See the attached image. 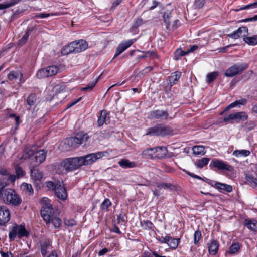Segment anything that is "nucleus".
I'll list each match as a JSON object with an SVG mask.
<instances>
[{
    "mask_svg": "<svg viewBox=\"0 0 257 257\" xmlns=\"http://www.w3.org/2000/svg\"><path fill=\"white\" fill-rule=\"evenodd\" d=\"M180 242V238H175L168 236L167 244L171 250H175Z\"/></svg>",
    "mask_w": 257,
    "mask_h": 257,
    "instance_id": "b1692460",
    "label": "nucleus"
},
{
    "mask_svg": "<svg viewBox=\"0 0 257 257\" xmlns=\"http://www.w3.org/2000/svg\"><path fill=\"white\" fill-rule=\"evenodd\" d=\"M15 170H16V175L18 178L22 177L24 175V172L21 167H20L19 166H17L16 167Z\"/></svg>",
    "mask_w": 257,
    "mask_h": 257,
    "instance_id": "13d9d810",
    "label": "nucleus"
},
{
    "mask_svg": "<svg viewBox=\"0 0 257 257\" xmlns=\"http://www.w3.org/2000/svg\"><path fill=\"white\" fill-rule=\"evenodd\" d=\"M50 15L49 13H42L37 14L35 16V17L36 18H47V17L50 16Z\"/></svg>",
    "mask_w": 257,
    "mask_h": 257,
    "instance_id": "e2e57ef3",
    "label": "nucleus"
},
{
    "mask_svg": "<svg viewBox=\"0 0 257 257\" xmlns=\"http://www.w3.org/2000/svg\"><path fill=\"white\" fill-rule=\"evenodd\" d=\"M253 21H257V15H254L252 17H250L248 18H246L244 19H242L240 21L241 22H253Z\"/></svg>",
    "mask_w": 257,
    "mask_h": 257,
    "instance_id": "bf43d9fd",
    "label": "nucleus"
},
{
    "mask_svg": "<svg viewBox=\"0 0 257 257\" xmlns=\"http://www.w3.org/2000/svg\"><path fill=\"white\" fill-rule=\"evenodd\" d=\"M10 218L9 210L6 206L0 207V225H5Z\"/></svg>",
    "mask_w": 257,
    "mask_h": 257,
    "instance_id": "f3484780",
    "label": "nucleus"
},
{
    "mask_svg": "<svg viewBox=\"0 0 257 257\" xmlns=\"http://www.w3.org/2000/svg\"><path fill=\"white\" fill-rule=\"evenodd\" d=\"M17 235H18V232L15 225L12 228V230L9 232V237L10 239L11 240H14L16 238Z\"/></svg>",
    "mask_w": 257,
    "mask_h": 257,
    "instance_id": "a18cd8bd",
    "label": "nucleus"
},
{
    "mask_svg": "<svg viewBox=\"0 0 257 257\" xmlns=\"http://www.w3.org/2000/svg\"><path fill=\"white\" fill-rule=\"evenodd\" d=\"M82 166L80 157L67 158L60 163V166L66 172L76 170Z\"/></svg>",
    "mask_w": 257,
    "mask_h": 257,
    "instance_id": "7ed1b4c3",
    "label": "nucleus"
},
{
    "mask_svg": "<svg viewBox=\"0 0 257 257\" xmlns=\"http://www.w3.org/2000/svg\"><path fill=\"white\" fill-rule=\"evenodd\" d=\"M248 65L245 63H237L228 68L224 73L227 77H232L247 69Z\"/></svg>",
    "mask_w": 257,
    "mask_h": 257,
    "instance_id": "39448f33",
    "label": "nucleus"
},
{
    "mask_svg": "<svg viewBox=\"0 0 257 257\" xmlns=\"http://www.w3.org/2000/svg\"><path fill=\"white\" fill-rule=\"evenodd\" d=\"M50 200L47 197H43L41 199L40 201V203L42 204V207L47 206L49 205H52L50 203Z\"/></svg>",
    "mask_w": 257,
    "mask_h": 257,
    "instance_id": "5fc2aeb1",
    "label": "nucleus"
},
{
    "mask_svg": "<svg viewBox=\"0 0 257 257\" xmlns=\"http://www.w3.org/2000/svg\"><path fill=\"white\" fill-rule=\"evenodd\" d=\"M156 187L161 191L163 189H170L171 190H173L174 188V186L173 185L168 183H158L156 185Z\"/></svg>",
    "mask_w": 257,
    "mask_h": 257,
    "instance_id": "58836bf2",
    "label": "nucleus"
},
{
    "mask_svg": "<svg viewBox=\"0 0 257 257\" xmlns=\"http://www.w3.org/2000/svg\"><path fill=\"white\" fill-rule=\"evenodd\" d=\"M143 24V21L142 19H138L136 20L135 24H134V27H138L142 25Z\"/></svg>",
    "mask_w": 257,
    "mask_h": 257,
    "instance_id": "69168bd1",
    "label": "nucleus"
},
{
    "mask_svg": "<svg viewBox=\"0 0 257 257\" xmlns=\"http://www.w3.org/2000/svg\"><path fill=\"white\" fill-rule=\"evenodd\" d=\"M219 73L217 71H213L209 73L206 75V82L210 84L214 81L218 76Z\"/></svg>",
    "mask_w": 257,
    "mask_h": 257,
    "instance_id": "e433bc0d",
    "label": "nucleus"
},
{
    "mask_svg": "<svg viewBox=\"0 0 257 257\" xmlns=\"http://www.w3.org/2000/svg\"><path fill=\"white\" fill-rule=\"evenodd\" d=\"M243 224L250 231L257 232V220L254 219H245Z\"/></svg>",
    "mask_w": 257,
    "mask_h": 257,
    "instance_id": "5701e85b",
    "label": "nucleus"
},
{
    "mask_svg": "<svg viewBox=\"0 0 257 257\" xmlns=\"http://www.w3.org/2000/svg\"><path fill=\"white\" fill-rule=\"evenodd\" d=\"M140 226L144 230L154 231L155 226L153 223L148 220H143L140 221Z\"/></svg>",
    "mask_w": 257,
    "mask_h": 257,
    "instance_id": "bb28decb",
    "label": "nucleus"
},
{
    "mask_svg": "<svg viewBox=\"0 0 257 257\" xmlns=\"http://www.w3.org/2000/svg\"><path fill=\"white\" fill-rule=\"evenodd\" d=\"M238 106V102L237 101H235L232 103H231V104H230L229 105H228L224 109V111H228V110H229L231 108H234L235 107H236Z\"/></svg>",
    "mask_w": 257,
    "mask_h": 257,
    "instance_id": "052dcab7",
    "label": "nucleus"
},
{
    "mask_svg": "<svg viewBox=\"0 0 257 257\" xmlns=\"http://www.w3.org/2000/svg\"><path fill=\"white\" fill-rule=\"evenodd\" d=\"M153 194L154 196L156 197H159L160 195H161L163 192H161L158 188L155 189L154 190H152Z\"/></svg>",
    "mask_w": 257,
    "mask_h": 257,
    "instance_id": "0e129e2a",
    "label": "nucleus"
},
{
    "mask_svg": "<svg viewBox=\"0 0 257 257\" xmlns=\"http://www.w3.org/2000/svg\"><path fill=\"white\" fill-rule=\"evenodd\" d=\"M22 77V74L18 71H10L8 75V78L9 80H15L17 79L20 80Z\"/></svg>",
    "mask_w": 257,
    "mask_h": 257,
    "instance_id": "473e14b6",
    "label": "nucleus"
},
{
    "mask_svg": "<svg viewBox=\"0 0 257 257\" xmlns=\"http://www.w3.org/2000/svg\"><path fill=\"white\" fill-rule=\"evenodd\" d=\"M34 152L35 151L32 148H26L25 151V157H31L34 154Z\"/></svg>",
    "mask_w": 257,
    "mask_h": 257,
    "instance_id": "3c124183",
    "label": "nucleus"
},
{
    "mask_svg": "<svg viewBox=\"0 0 257 257\" xmlns=\"http://www.w3.org/2000/svg\"><path fill=\"white\" fill-rule=\"evenodd\" d=\"M245 178L247 181L246 184H248L251 186L257 187V178L255 177L253 175L249 173H245Z\"/></svg>",
    "mask_w": 257,
    "mask_h": 257,
    "instance_id": "cd10ccee",
    "label": "nucleus"
},
{
    "mask_svg": "<svg viewBox=\"0 0 257 257\" xmlns=\"http://www.w3.org/2000/svg\"><path fill=\"white\" fill-rule=\"evenodd\" d=\"M31 176L34 181H39L43 177V173L35 167L31 169Z\"/></svg>",
    "mask_w": 257,
    "mask_h": 257,
    "instance_id": "4be33fe9",
    "label": "nucleus"
},
{
    "mask_svg": "<svg viewBox=\"0 0 257 257\" xmlns=\"http://www.w3.org/2000/svg\"><path fill=\"white\" fill-rule=\"evenodd\" d=\"M172 17L171 12L170 11H167L164 13L163 19L164 23L166 25V28L168 29L170 26V19Z\"/></svg>",
    "mask_w": 257,
    "mask_h": 257,
    "instance_id": "4c0bfd02",
    "label": "nucleus"
},
{
    "mask_svg": "<svg viewBox=\"0 0 257 257\" xmlns=\"http://www.w3.org/2000/svg\"><path fill=\"white\" fill-rule=\"evenodd\" d=\"M248 118V115L245 112H238L224 116L223 121L226 122L233 123L244 121Z\"/></svg>",
    "mask_w": 257,
    "mask_h": 257,
    "instance_id": "1a4fd4ad",
    "label": "nucleus"
},
{
    "mask_svg": "<svg viewBox=\"0 0 257 257\" xmlns=\"http://www.w3.org/2000/svg\"><path fill=\"white\" fill-rule=\"evenodd\" d=\"M88 139V136L86 133L81 132L78 134L76 136L71 137L67 139L66 141L72 148H75L78 146L86 142Z\"/></svg>",
    "mask_w": 257,
    "mask_h": 257,
    "instance_id": "9d476101",
    "label": "nucleus"
},
{
    "mask_svg": "<svg viewBox=\"0 0 257 257\" xmlns=\"http://www.w3.org/2000/svg\"><path fill=\"white\" fill-rule=\"evenodd\" d=\"M207 246L209 253L211 255H215L219 250V243L218 241L213 239L207 244Z\"/></svg>",
    "mask_w": 257,
    "mask_h": 257,
    "instance_id": "6ab92c4d",
    "label": "nucleus"
},
{
    "mask_svg": "<svg viewBox=\"0 0 257 257\" xmlns=\"http://www.w3.org/2000/svg\"><path fill=\"white\" fill-rule=\"evenodd\" d=\"M118 164L123 168H134L136 166V164L134 162H131L127 159H122L118 162Z\"/></svg>",
    "mask_w": 257,
    "mask_h": 257,
    "instance_id": "c756f323",
    "label": "nucleus"
},
{
    "mask_svg": "<svg viewBox=\"0 0 257 257\" xmlns=\"http://www.w3.org/2000/svg\"><path fill=\"white\" fill-rule=\"evenodd\" d=\"M9 117L14 118L15 121V125L16 128H18V127L19 126V125L21 122L20 120V117L15 114H10Z\"/></svg>",
    "mask_w": 257,
    "mask_h": 257,
    "instance_id": "603ef678",
    "label": "nucleus"
},
{
    "mask_svg": "<svg viewBox=\"0 0 257 257\" xmlns=\"http://www.w3.org/2000/svg\"><path fill=\"white\" fill-rule=\"evenodd\" d=\"M64 224L67 226L72 227L76 225V221L73 219H65Z\"/></svg>",
    "mask_w": 257,
    "mask_h": 257,
    "instance_id": "6e6d98bb",
    "label": "nucleus"
},
{
    "mask_svg": "<svg viewBox=\"0 0 257 257\" xmlns=\"http://www.w3.org/2000/svg\"><path fill=\"white\" fill-rule=\"evenodd\" d=\"M187 51L182 50L181 49H177L174 53V58L176 60H178L182 56L187 55Z\"/></svg>",
    "mask_w": 257,
    "mask_h": 257,
    "instance_id": "37998d69",
    "label": "nucleus"
},
{
    "mask_svg": "<svg viewBox=\"0 0 257 257\" xmlns=\"http://www.w3.org/2000/svg\"><path fill=\"white\" fill-rule=\"evenodd\" d=\"M202 237V234L201 231L198 229L195 231L194 234L193 239H194V243L195 244H197L200 240Z\"/></svg>",
    "mask_w": 257,
    "mask_h": 257,
    "instance_id": "c03bdc74",
    "label": "nucleus"
},
{
    "mask_svg": "<svg viewBox=\"0 0 257 257\" xmlns=\"http://www.w3.org/2000/svg\"><path fill=\"white\" fill-rule=\"evenodd\" d=\"M203 181L211 185L212 187L215 188L220 192L224 191L225 192L230 193L232 191V187L230 185L216 182L208 178L203 179Z\"/></svg>",
    "mask_w": 257,
    "mask_h": 257,
    "instance_id": "9b49d317",
    "label": "nucleus"
},
{
    "mask_svg": "<svg viewBox=\"0 0 257 257\" xmlns=\"http://www.w3.org/2000/svg\"><path fill=\"white\" fill-rule=\"evenodd\" d=\"M88 47L87 42L81 39L70 43L62 49L61 52L63 55H67L71 53H80L86 50Z\"/></svg>",
    "mask_w": 257,
    "mask_h": 257,
    "instance_id": "f257e3e1",
    "label": "nucleus"
},
{
    "mask_svg": "<svg viewBox=\"0 0 257 257\" xmlns=\"http://www.w3.org/2000/svg\"><path fill=\"white\" fill-rule=\"evenodd\" d=\"M248 28L245 26H242L239 28L235 31H234L232 33L228 34V36L233 39H238L242 35L243 33H247Z\"/></svg>",
    "mask_w": 257,
    "mask_h": 257,
    "instance_id": "412c9836",
    "label": "nucleus"
},
{
    "mask_svg": "<svg viewBox=\"0 0 257 257\" xmlns=\"http://www.w3.org/2000/svg\"><path fill=\"white\" fill-rule=\"evenodd\" d=\"M108 154L106 151L98 152L95 153L88 154L84 157H80L82 165L84 166L89 165L96 162L97 160Z\"/></svg>",
    "mask_w": 257,
    "mask_h": 257,
    "instance_id": "0eeeda50",
    "label": "nucleus"
},
{
    "mask_svg": "<svg viewBox=\"0 0 257 257\" xmlns=\"http://www.w3.org/2000/svg\"><path fill=\"white\" fill-rule=\"evenodd\" d=\"M257 8V2H255L254 3H253L252 4L246 5L243 7H241L240 8V10H244V9H248L251 8Z\"/></svg>",
    "mask_w": 257,
    "mask_h": 257,
    "instance_id": "4d7b16f0",
    "label": "nucleus"
},
{
    "mask_svg": "<svg viewBox=\"0 0 257 257\" xmlns=\"http://www.w3.org/2000/svg\"><path fill=\"white\" fill-rule=\"evenodd\" d=\"M150 118L151 119L166 120L169 117L167 110L156 109L150 112Z\"/></svg>",
    "mask_w": 257,
    "mask_h": 257,
    "instance_id": "4468645a",
    "label": "nucleus"
},
{
    "mask_svg": "<svg viewBox=\"0 0 257 257\" xmlns=\"http://www.w3.org/2000/svg\"><path fill=\"white\" fill-rule=\"evenodd\" d=\"M109 114L105 110H102L100 112V116L98 117L97 123L99 127L103 125L104 123L109 120V117L107 115Z\"/></svg>",
    "mask_w": 257,
    "mask_h": 257,
    "instance_id": "a878e982",
    "label": "nucleus"
},
{
    "mask_svg": "<svg viewBox=\"0 0 257 257\" xmlns=\"http://www.w3.org/2000/svg\"><path fill=\"white\" fill-rule=\"evenodd\" d=\"M243 41L249 45L255 46L257 45V35L252 36H244Z\"/></svg>",
    "mask_w": 257,
    "mask_h": 257,
    "instance_id": "7c9ffc66",
    "label": "nucleus"
},
{
    "mask_svg": "<svg viewBox=\"0 0 257 257\" xmlns=\"http://www.w3.org/2000/svg\"><path fill=\"white\" fill-rule=\"evenodd\" d=\"M111 203L108 199H105L100 205L101 209L102 210H107L108 207L110 206Z\"/></svg>",
    "mask_w": 257,
    "mask_h": 257,
    "instance_id": "de8ad7c7",
    "label": "nucleus"
},
{
    "mask_svg": "<svg viewBox=\"0 0 257 257\" xmlns=\"http://www.w3.org/2000/svg\"><path fill=\"white\" fill-rule=\"evenodd\" d=\"M198 48V46L197 45H192L190 47L189 49H188L187 51V54L193 52L194 51L197 50Z\"/></svg>",
    "mask_w": 257,
    "mask_h": 257,
    "instance_id": "774afa93",
    "label": "nucleus"
},
{
    "mask_svg": "<svg viewBox=\"0 0 257 257\" xmlns=\"http://www.w3.org/2000/svg\"><path fill=\"white\" fill-rule=\"evenodd\" d=\"M29 30H28L24 34V35L22 36V37L19 40V44L20 45H24L27 41L28 37H29Z\"/></svg>",
    "mask_w": 257,
    "mask_h": 257,
    "instance_id": "49530a36",
    "label": "nucleus"
},
{
    "mask_svg": "<svg viewBox=\"0 0 257 257\" xmlns=\"http://www.w3.org/2000/svg\"><path fill=\"white\" fill-rule=\"evenodd\" d=\"M117 221L118 224L124 222L125 221L124 216L122 214H120L117 216Z\"/></svg>",
    "mask_w": 257,
    "mask_h": 257,
    "instance_id": "338daca9",
    "label": "nucleus"
},
{
    "mask_svg": "<svg viewBox=\"0 0 257 257\" xmlns=\"http://www.w3.org/2000/svg\"><path fill=\"white\" fill-rule=\"evenodd\" d=\"M59 70V68L56 65L49 66L44 68L39 69L36 74V76L39 79L51 77L56 75Z\"/></svg>",
    "mask_w": 257,
    "mask_h": 257,
    "instance_id": "6e6552de",
    "label": "nucleus"
},
{
    "mask_svg": "<svg viewBox=\"0 0 257 257\" xmlns=\"http://www.w3.org/2000/svg\"><path fill=\"white\" fill-rule=\"evenodd\" d=\"M37 100V97L35 94H30L27 99V103L30 107L33 106Z\"/></svg>",
    "mask_w": 257,
    "mask_h": 257,
    "instance_id": "79ce46f5",
    "label": "nucleus"
},
{
    "mask_svg": "<svg viewBox=\"0 0 257 257\" xmlns=\"http://www.w3.org/2000/svg\"><path fill=\"white\" fill-rule=\"evenodd\" d=\"M41 215L46 224H48L51 221V219L55 215L53 208L52 205L45 207H42L41 210Z\"/></svg>",
    "mask_w": 257,
    "mask_h": 257,
    "instance_id": "ddd939ff",
    "label": "nucleus"
},
{
    "mask_svg": "<svg viewBox=\"0 0 257 257\" xmlns=\"http://www.w3.org/2000/svg\"><path fill=\"white\" fill-rule=\"evenodd\" d=\"M47 151L45 150H40L35 155V161L37 165H40L44 162L46 159Z\"/></svg>",
    "mask_w": 257,
    "mask_h": 257,
    "instance_id": "aec40b11",
    "label": "nucleus"
},
{
    "mask_svg": "<svg viewBox=\"0 0 257 257\" xmlns=\"http://www.w3.org/2000/svg\"><path fill=\"white\" fill-rule=\"evenodd\" d=\"M98 78L93 82H90L87 86L81 88V90H91L96 84L97 82Z\"/></svg>",
    "mask_w": 257,
    "mask_h": 257,
    "instance_id": "09e8293b",
    "label": "nucleus"
},
{
    "mask_svg": "<svg viewBox=\"0 0 257 257\" xmlns=\"http://www.w3.org/2000/svg\"><path fill=\"white\" fill-rule=\"evenodd\" d=\"M143 53H144L143 55H139L138 56V59H143L147 57H149L151 56L154 53L152 51H141Z\"/></svg>",
    "mask_w": 257,
    "mask_h": 257,
    "instance_id": "864d4df0",
    "label": "nucleus"
},
{
    "mask_svg": "<svg viewBox=\"0 0 257 257\" xmlns=\"http://www.w3.org/2000/svg\"><path fill=\"white\" fill-rule=\"evenodd\" d=\"M241 244L239 242H235L232 244L229 247L227 253L229 254H234L239 252Z\"/></svg>",
    "mask_w": 257,
    "mask_h": 257,
    "instance_id": "2f4dec72",
    "label": "nucleus"
},
{
    "mask_svg": "<svg viewBox=\"0 0 257 257\" xmlns=\"http://www.w3.org/2000/svg\"><path fill=\"white\" fill-rule=\"evenodd\" d=\"M56 197L62 200H66L67 198V193L62 182H57V187L55 190Z\"/></svg>",
    "mask_w": 257,
    "mask_h": 257,
    "instance_id": "2eb2a0df",
    "label": "nucleus"
},
{
    "mask_svg": "<svg viewBox=\"0 0 257 257\" xmlns=\"http://www.w3.org/2000/svg\"><path fill=\"white\" fill-rule=\"evenodd\" d=\"M173 130L170 127L162 124H158L146 130V135L150 136H165L172 134Z\"/></svg>",
    "mask_w": 257,
    "mask_h": 257,
    "instance_id": "f03ea898",
    "label": "nucleus"
},
{
    "mask_svg": "<svg viewBox=\"0 0 257 257\" xmlns=\"http://www.w3.org/2000/svg\"><path fill=\"white\" fill-rule=\"evenodd\" d=\"M193 153L196 155H204L206 151L205 148L203 146H196L193 148Z\"/></svg>",
    "mask_w": 257,
    "mask_h": 257,
    "instance_id": "c9c22d12",
    "label": "nucleus"
},
{
    "mask_svg": "<svg viewBox=\"0 0 257 257\" xmlns=\"http://www.w3.org/2000/svg\"><path fill=\"white\" fill-rule=\"evenodd\" d=\"M40 250L41 254L45 256L48 252L51 249L52 246L49 239H45L39 242Z\"/></svg>",
    "mask_w": 257,
    "mask_h": 257,
    "instance_id": "a211bd4d",
    "label": "nucleus"
},
{
    "mask_svg": "<svg viewBox=\"0 0 257 257\" xmlns=\"http://www.w3.org/2000/svg\"><path fill=\"white\" fill-rule=\"evenodd\" d=\"M169 236H160L157 238L158 241L161 243H166L167 244L168 238Z\"/></svg>",
    "mask_w": 257,
    "mask_h": 257,
    "instance_id": "680f3d73",
    "label": "nucleus"
},
{
    "mask_svg": "<svg viewBox=\"0 0 257 257\" xmlns=\"http://www.w3.org/2000/svg\"><path fill=\"white\" fill-rule=\"evenodd\" d=\"M181 75V73L179 71H176L171 74L168 77V84L172 87L176 84V82L179 80Z\"/></svg>",
    "mask_w": 257,
    "mask_h": 257,
    "instance_id": "393cba45",
    "label": "nucleus"
},
{
    "mask_svg": "<svg viewBox=\"0 0 257 257\" xmlns=\"http://www.w3.org/2000/svg\"><path fill=\"white\" fill-rule=\"evenodd\" d=\"M134 42L132 39L121 42L118 46L114 58L116 57L126 49L129 48Z\"/></svg>",
    "mask_w": 257,
    "mask_h": 257,
    "instance_id": "dca6fc26",
    "label": "nucleus"
},
{
    "mask_svg": "<svg viewBox=\"0 0 257 257\" xmlns=\"http://www.w3.org/2000/svg\"><path fill=\"white\" fill-rule=\"evenodd\" d=\"M209 160V158H202L197 160L195 162V165L199 168H202L208 164Z\"/></svg>",
    "mask_w": 257,
    "mask_h": 257,
    "instance_id": "72a5a7b5",
    "label": "nucleus"
},
{
    "mask_svg": "<svg viewBox=\"0 0 257 257\" xmlns=\"http://www.w3.org/2000/svg\"><path fill=\"white\" fill-rule=\"evenodd\" d=\"M250 154V152L247 150H235L233 152L232 154L236 157H247Z\"/></svg>",
    "mask_w": 257,
    "mask_h": 257,
    "instance_id": "f704fd0d",
    "label": "nucleus"
},
{
    "mask_svg": "<svg viewBox=\"0 0 257 257\" xmlns=\"http://www.w3.org/2000/svg\"><path fill=\"white\" fill-rule=\"evenodd\" d=\"M168 152L167 147L164 146H159L154 148H149L144 150L143 154L144 155H149L153 156L154 155L159 158H164L166 156Z\"/></svg>",
    "mask_w": 257,
    "mask_h": 257,
    "instance_id": "423d86ee",
    "label": "nucleus"
},
{
    "mask_svg": "<svg viewBox=\"0 0 257 257\" xmlns=\"http://www.w3.org/2000/svg\"><path fill=\"white\" fill-rule=\"evenodd\" d=\"M53 224L55 228H60L61 225V220L55 215L51 219L50 222Z\"/></svg>",
    "mask_w": 257,
    "mask_h": 257,
    "instance_id": "a19ab883",
    "label": "nucleus"
},
{
    "mask_svg": "<svg viewBox=\"0 0 257 257\" xmlns=\"http://www.w3.org/2000/svg\"><path fill=\"white\" fill-rule=\"evenodd\" d=\"M46 184L47 187L49 190L55 191L57 187V182L55 183L52 181H47Z\"/></svg>",
    "mask_w": 257,
    "mask_h": 257,
    "instance_id": "8fccbe9b",
    "label": "nucleus"
},
{
    "mask_svg": "<svg viewBox=\"0 0 257 257\" xmlns=\"http://www.w3.org/2000/svg\"><path fill=\"white\" fill-rule=\"evenodd\" d=\"M3 200L5 203L14 206L19 205L22 201L20 197L11 189L4 190Z\"/></svg>",
    "mask_w": 257,
    "mask_h": 257,
    "instance_id": "20e7f679",
    "label": "nucleus"
},
{
    "mask_svg": "<svg viewBox=\"0 0 257 257\" xmlns=\"http://www.w3.org/2000/svg\"><path fill=\"white\" fill-rule=\"evenodd\" d=\"M209 166L211 168H216L221 171H227L231 172L233 170V167L231 165L224 161L219 159L212 160L210 162Z\"/></svg>",
    "mask_w": 257,
    "mask_h": 257,
    "instance_id": "f8f14e48",
    "label": "nucleus"
},
{
    "mask_svg": "<svg viewBox=\"0 0 257 257\" xmlns=\"http://www.w3.org/2000/svg\"><path fill=\"white\" fill-rule=\"evenodd\" d=\"M16 227L17 228L19 238L28 236L29 232L26 230L24 225H16Z\"/></svg>",
    "mask_w": 257,
    "mask_h": 257,
    "instance_id": "c85d7f7f",
    "label": "nucleus"
},
{
    "mask_svg": "<svg viewBox=\"0 0 257 257\" xmlns=\"http://www.w3.org/2000/svg\"><path fill=\"white\" fill-rule=\"evenodd\" d=\"M22 189L26 192V193H28L29 195H32L33 194V189L31 185L28 184L26 183H23L21 185Z\"/></svg>",
    "mask_w": 257,
    "mask_h": 257,
    "instance_id": "ea45409f",
    "label": "nucleus"
}]
</instances>
